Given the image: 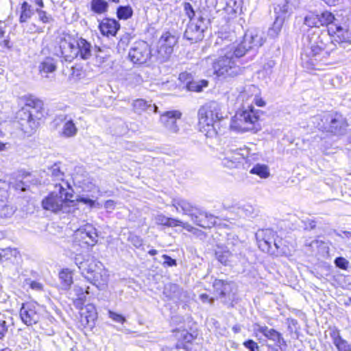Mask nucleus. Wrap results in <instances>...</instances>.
I'll use <instances>...</instances> for the list:
<instances>
[{"instance_id": "nucleus-48", "label": "nucleus", "mask_w": 351, "mask_h": 351, "mask_svg": "<svg viewBox=\"0 0 351 351\" xmlns=\"http://www.w3.org/2000/svg\"><path fill=\"white\" fill-rule=\"evenodd\" d=\"M335 265L342 269H346L348 267L349 262L343 257H338L335 260Z\"/></svg>"}, {"instance_id": "nucleus-24", "label": "nucleus", "mask_w": 351, "mask_h": 351, "mask_svg": "<svg viewBox=\"0 0 351 351\" xmlns=\"http://www.w3.org/2000/svg\"><path fill=\"white\" fill-rule=\"evenodd\" d=\"M237 112L241 116V119L245 123V125L248 126L249 131L256 129V124L258 122V117L252 106H249L247 109L238 111Z\"/></svg>"}, {"instance_id": "nucleus-9", "label": "nucleus", "mask_w": 351, "mask_h": 351, "mask_svg": "<svg viewBox=\"0 0 351 351\" xmlns=\"http://www.w3.org/2000/svg\"><path fill=\"white\" fill-rule=\"evenodd\" d=\"M327 35L320 34L319 30H315L307 36V45L306 48V56H315L325 48L326 44L324 40Z\"/></svg>"}, {"instance_id": "nucleus-53", "label": "nucleus", "mask_w": 351, "mask_h": 351, "mask_svg": "<svg viewBox=\"0 0 351 351\" xmlns=\"http://www.w3.org/2000/svg\"><path fill=\"white\" fill-rule=\"evenodd\" d=\"M243 346L245 348H247V349H249L250 351H256V350H258V349H259V346L257 344V343H256L254 341L251 340V339L245 341L243 343Z\"/></svg>"}, {"instance_id": "nucleus-30", "label": "nucleus", "mask_w": 351, "mask_h": 351, "mask_svg": "<svg viewBox=\"0 0 351 351\" xmlns=\"http://www.w3.org/2000/svg\"><path fill=\"white\" fill-rule=\"evenodd\" d=\"M103 265L101 262L97 261V260L91 258L85 261V265L84 266L82 272H86L88 274V276H92L93 274H95L97 271L100 269V267H102Z\"/></svg>"}, {"instance_id": "nucleus-36", "label": "nucleus", "mask_w": 351, "mask_h": 351, "mask_svg": "<svg viewBox=\"0 0 351 351\" xmlns=\"http://www.w3.org/2000/svg\"><path fill=\"white\" fill-rule=\"evenodd\" d=\"M91 10L97 14H103L108 10V4L105 0H92Z\"/></svg>"}, {"instance_id": "nucleus-25", "label": "nucleus", "mask_w": 351, "mask_h": 351, "mask_svg": "<svg viewBox=\"0 0 351 351\" xmlns=\"http://www.w3.org/2000/svg\"><path fill=\"white\" fill-rule=\"evenodd\" d=\"M330 337L338 351H351V345L342 338L337 328L330 329Z\"/></svg>"}, {"instance_id": "nucleus-16", "label": "nucleus", "mask_w": 351, "mask_h": 351, "mask_svg": "<svg viewBox=\"0 0 351 351\" xmlns=\"http://www.w3.org/2000/svg\"><path fill=\"white\" fill-rule=\"evenodd\" d=\"M75 237L82 240L88 245H94L97 241L96 230L91 225L87 224L83 228H80L75 232Z\"/></svg>"}, {"instance_id": "nucleus-51", "label": "nucleus", "mask_w": 351, "mask_h": 351, "mask_svg": "<svg viewBox=\"0 0 351 351\" xmlns=\"http://www.w3.org/2000/svg\"><path fill=\"white\" fill-rule=\"evenodd\" d=\"M77 202H82L84 204H87L90 207H94V206L100 207L99 203H96L94 200H93L88 197H80L77 199Z\"/></svg>"}, {"instance_id": "nucleus-22", "label": "nucleus", "mask_w": 351, "mask_h": 351, "mask_svg": "<svg viewBox=\"0 0 351 351\" xmlns=\"http://www.w3.org/2000/svg\"><path fill=\"white\" fill-rule=\"evenodd\" d=\"M63 125L60 135L64 138H72L76 136L78 129L69 114L64 115L62 119Z\"/></svg>"}, {"instance_id": "nucleus-45", "label": "nucleus", "mask_w": 351, "mask_h": 351, "mask_svg": "<svg viewBox=\"0 0 351 351\" xmlns=\"http://www.w3.org/2000/svg\"><path fill=\"white\" fill-rule=\"evenodd\" d=\"M132 15V10L130 6H121L117 10V16L120 19H128Z\"/></svg>"}, {"instance_id": "nucleus-15", "label": "nucleus", "mask_w": 351, "mask_h": 351, "mask_svg": "<svg viewBox=\"0 0 351 351\" xmlns=\"http://www.w3.org/2000/svg\"><path fill=\"white\" fill-rule=\"evenodd\" d=\"M258 246L263 250L265 252H270L272 248V245L275 246L276 249L280 247V241H277L274 239V233L271 230H265L259 232L258 234Z\"/></svg>"}, {"instance_id": "nucleus-18", "label": "nucleus", "mask_w": 351, "mask_h": 351, "mask_svg": "<svg viewBox=\"0 0 351 351\" xmlns=\"http://www.w3.org/2000/svg\"><path fill=\"white\" fill-rule=\"evenodd\" d=\"M244 152H247L246 149H239L226 151L222 159L223 165L229 168L236 167L237 163H240L245 158Z\"/></svg>"}, {"instance_id": "nucleus-54", "label": "nucleus", "mask_w": 351, "mask_h": 351, "mask_svg": "<svg viewBox=\"0 0 351 351\" xmlns=\"http://www.w3.org/2000/svg\"><path fill=\"white\" fill-rule=\"evenodd\" d=\"M184 10L189 18L190 19V21L196 20L195 19L193 18L195 16V12L189 3H184Z\"/></svg>"}, {"instance_id": "nucleus-63", "label": "nucleus", "mask_w": 351, "mask_h": 351, "mask_svg": "<svg viewBox=\"0 0 351 351\" xmlns=\"http://www.w3.org/2000/svg\"><path fill=\"white\" fill-rule=\"evenodd\" d=\"M199 299L202 300V302L206 303L208 302L210 304H213L214 299L213 298H210L208 295L206 293H202L199 295Z\"/></svg>"}, {"instance_id": "nucleus-21", "label": "nucleus", "mask_w": 351, "mask_h": 351, "mask_svg": "<svg viewBox=\"0 0 351 351\" xmlns=\"http://www.w3.org/2000/svg\"><path fill=\"white\" fill-rule=\"evenodd\" d=\"M77 307L81 309L80 319L82 324L84 326H93L95 320L97 319V312L95 306L92 304H88L84 308H82L81 305Z\"/></svg>"}, {"instance_id": "nucleus-4", "label": "nucleus", "mask_w": 351, "mask_h": 351, "mask_svg": "<svg viewBox=\"0 0 351 351\" xmlns=\"http://www.w3.org/2000/svg\"><path fill=\"white\" fill-rule=\"evenodd\" d=\"M235 43L226 45L221 50L220 57L215 62L210 58L205 59L206 64H213V72L217 76H234L239 72V68L236 64L235 60L239 57H235Z\"/></svg>"}, {"instance_id": "nucleus-1", "label": "nucleus", "mask_w": 351, "mask_h": 351, "mask_svg": "<svg viewBox=\"0 0 351 351\" xmlns=\"http://www.w3.org/2000/svg\"><path fill=\"white\" fill-rule=\"evenodd\" d=\"M198 118L199 132L208 138L215 137L219 132L221 121L223 119L221 104L216 101L206 104L199 108Z\"/></svg>"}, {"instance_id": "nucleus-50", "label": "nucleus", "mask_w": 351, "mask_h": 351, "mask_svg": "<svg viewBox=\"0 0 351 351\" xmlns=\"http://www.w3.org/2000/svg\"><path fill=\"white\" fill-rule=\"evenodd\" d=\"M267 328V326H261L258 323H255L252 325V330L256 337H258V333H262L264 335L266 330Z\"/></svg>"}, {"instance_id": "nucleus-32", "label": "nucleus", "mask_w": 351, "mask_h": 351, "mask_svg": "<svg viewBox=\"0 0 351 351\" xmlns=\"http://www.w3.org/2000/svg\"><path fill=\"white\" fill-rule=\"evenodd\" d=\"M51 175L54 180L61 181L59 184H62L65 188L70 189V184L67 181L64 180V173L60 170V167L58 164H54L49 169Z\"/></svg>"}, {"instance_id": "nucleus-60", "label": "nucleus", "mask_w": 351, "mask_h": 351, "mask_svg": "<svg viewBox=\"0 0 351 351\" xmlns=\"http://www.w3.org/2000/svg\"><path fill=\"white\" fill-rule=\"evenodd\" d=\"M116 203L114 200H107L104 204V208L108 211L111 212L115 208Z\"/></svg>"}, {"instance_id": "nucleus-40", "label": "nucleus", "mask_w": 351, "mask_h": 351, "mask_svg": "<svg viewBox=\"0 0 351 351\" xmlns=\"http://www.w3.org/2000/svg\"><path fill=\"white\" fill-rule=\"evenodd\" d=\"M283 24V19L277 17L271 28L268 30V35L270 37L275 38L276 37L281 31L282 27Z\"/></svg>"}, {"instance_id": "nucleus-11", "label": "nucleus", "mask_w": 351, "mask_h": 351, "mask_svg": "<svg viewBox=\"0 0 351 351\" xmlns=\"http://www.w3.org/2000/svg\"><path fill=\"white\" fill-rule=\"evenodd\" d=\"M59 49L65 60L71 62L76 58V39L71 35H64L60 38Z\"/></svg>"}, {"instance_id": "nucleus-39", "label": "nucleus", "mask_w": 351, "mask_h": 351, "mask_svg": "<svg viewBox=\"0 0 351 351\" xmlns=\"http://www.w3.org/2000/svg\"><path fill=\"white\" fill-rule=\"evenodd\" d=\"M318 17L320 21V25H327L328 28L331 24H337L334 22L335 17L333 14L330 12L325 11L318 14Z\"/></svg>"}, {"instance_id": "nucleus-6", "label": "nucleus", "mask_w": 351, "mask_h": 351, "mask_svg": "<svg viewBox=\"0 0 351 351\" xmlns=\"http://www.w3.org/2000/svg\"><path fill=\"white\" fill-rule=\"evenodd\" d=\"M265 41L264 32L261 29H252L247 32L243 40L235 44V57H242L250 49L261 47Z\"/></svg>"}, {"instance_id": "nucleus-12", "label": "nucleus", "mask_w": 351, "mask_h": 351, "mask_svg": "<svg viewBox=\"0 0 351 351\" xmlns=\"http://www.w3.org/2000/svg\"><path fill=\"white\" fill-rule=\"evenodd\" d=\"M204 21L202 17L197 20H191L185 30L184 37L194 43L201 40L204 37Z\"/></svg>"}, {"instance_id": "nucleus-49", "label": "nucleus", "mask_w": 351, "mask_h": 351, "mask_svg": "<svg viewBox=\"0 0 351 351\" xmlns=\"http://www.w3.org/2000/svg\"><path fill=\"white\" fill-rule=\"evenodd\" d=\"M109 317H110L113 321L119 323H124L125 322V317H123L121 315L114 313L113 311H108Z\"/></svg>"}, {"instance_id": "nucleus-23", "label": "nucleus", "mask_w": 351, "mask_h": 351, "mask_svg": "<svg viewBox=\"0 0 351 351\" xmlns=\"http://www.w3.org/2000/svg\"><path fill=\"white\" fill-rule=\"evenodd\" d=\"M132 106L133 111L138 114H141L145 112L147 113H150L151 112L156 113L158 112V107L155 104L143 99L134 100L132 103Z\"/></svg>"}, {"instance_id": "nucleus-19", "label": "nucleus", "mask_w": 351, "mask_h": 351, "mask_svg": "<svg viewBox=\"0 0 351 351\" xmlns=\"http://www.w3.org/2000/svg\"><path fill=\"white\" fill-rule=\"evenodd\" d=\"M108 271L104 267H100L98 271L93 274L92 276H87L88 280L96 286L99 290H104L108 287L109 280Z\"/></svg>"}, {"instance_id": "nucleus-17", "label": "nucleus", "mask_w": 351, "mask_h": 351, "mask_svg": "<svg viewBox=\"0 0 351 351\" xmlns=\"http://www.w3.org/2000/svg\"><path fill=\"white\" fill-rule=\"evenodd\" d=\"M195 215L191 217V220L197 226L204 228H209L216 223L215 217L197 208Z\"/></svg>"}, {"instance_id": "nucleus-62", "label": "nucleus", "mask_w": 351, "mask_h": 351, "mask_svg": "<svg viewBox=\"0 0 351 351\" xmlns=\"http://www.w3.org/2000/svg\"><path fill=\"white\" fill-rule=\"evenodd\" d=\"M16 253V251L15 250H12V249L8 248L5 250H2L0 252V261H2L3 258H8L6 256L8 255L9 253Z\"/></svg>"}, {"instance_id": "nucleus-31", "label": "nucleus", "mask_w": 351, "mask_h": 351, "mask_svg": "<svg viewBox=\"0 0 351 351\" xmlns=\"http://www.w3.org/2000/svg\"><path fill=\"white\" fill-rule=\"evenodd\" d=\"M230 129L237 132H245L249 131V128L241 119V116L237 112L232 117L230 125Z\"/></svg>"}, {"instance_id": "nucleus-42", "label": "nucleus", "mask_w": 351, "mask_h": 351, "mask_svg": "<svg viewBox=\"0 0 351 351\" xmlns=\"http://www.w3.org/2000/svg\"><path fill=\"white\" fill-rule=\"evenodd\" d=\"M88 289V287L87 288ZM73 291L75 295L78 297V298L75 301V305L76 306H80V305H82L84 302V298H85V293H88V289H86L85 292L84 291V288L75 285L73 289Z\"/></svg>"}, {"instance_id": "nucleus-55", "label": "nucleus", "mask_w": 351, "mask_h": 351, "mask_svg": "<svg viewBox=\"0 0 351 351\" xmlns=\"http://www.w3.org/2000/svg\"><path fill=\"white\" fill-rule=\"evenodd\" d=\"M168 218L167 217L165 216L164 215H162V214H160V215H157L156 217H155V221H156V223L158 224V225H162V226H165L167 225V223L168 221Z\"/></svg>"}, {"instance_id": "nucleus-38", "label": "nucleus", "mask_w": 351, "mask_h": 351, "mask_svg": "<svg viewBox=\"0 0 351 351\" xmlns=\"http://www.w3.org/2000/svg\"><path fill=\"white\" fill-rule=\"evenodd\" d=\"M250 173L257 175L261 178H267L269 176V171L268 167L265 165L258 164L255 165L250 170Z\"/></svg>"}, {"instance_id": "nucleus-46", "label": "nucleus", "mask_w": 351, "mask_h": 351, "mask_svg": "<svg viewBox=\"0 0 351 351\" xmlns=\"http://www.w3.org/2000/svg\"><path fill=\"white\" fill-rule=\"evenodd\" d=\"M32 16V11L29 9V6L27 2H24L21 6V14L20 16V22L24 23L27 21Z\"/></svg>"}, {"instance_id": "nucleus-2", "label": "nucleus", "mask_w": 351, "mask_h": 351, "mask_svg": "<svg viewBox=\"0 0 351 351\" xmlns=\"http://www.w3.org/2000/svg\"><path fill=\"white\" fill-rule=\"evenodd\" d=\"M68 190L62 184H55V190L43 199V208L55 213H74L77 203L71 199L73 194Z\"/></svg>"}, {"instance_id": "nucleus-20", "label": "nucleus", "mask_w": 351, "mask_h": 351, "mask_svg": "<svg viewBox=\"0 0 351 351\" xmlns=\"http://www.w3.org/2000/svg\"><path fill=\"white\" fill-rule=\"evenodd\" d=\"M171 206L176 208L178 213H182L183 215H188L190 217L195 215V211L197 208L187 200L180 197L173 198Z\"/></svg>"}, {"instance_id": "nucleus-64", "label": "nucleus", "mask_w": 351, "mask_h": 351, "mask_svg": "<svg viewBox=\"0 0 351 351\" xmlns=\"http://www.w3.org/2000/svg\"><path fill=\"white\" fill-rule=\"evenodd\" d=\"M184 229L186 230L187 231L189 232H193V230H195V228H193L191 224H189V223L187 222H182L181 221V226Z\"/></svg>"}, {"instance_id": "nucleus-33", "label": "nucleus", "mask_w": 351, "mask_h": 351, "mask_svg": "<svg viewBox=\"0 0 351 351\" xmlns=\"http://www.w3.org/2000/svg\"><path fill=\"white\" fill-rule=\"evenodd\" d=\"M259 93L258 88L254 85H249L245 87L243 91H242L239 97L242 101H250L253 100L254 96H257Z\"/></svg>"}, {"instance_id": "nucleus-41", "label": "nucleus", "mask_w": 351, "mask_h": 351, "mask_svg": "<svg viewBox=\"0 0 351 351\" xmlns=\"http://www.w3.org/2000/svg\"><path fill=\"white\" fill-rule=\"evenodd\" d=\"M3 313L0 312V339L3 338L8 330V322L11 317L8 315V312Z\"/></svg>"}, {"instance_id": "nucleus-3", "label": "nucleus", "mask_w": 351, "mask_h": 351, "mask_svg": "<svg viewBox=\"0 0 351 351\" xmlns=\"http://www.w3.org/2000/svg\"><path fill=\"white\" fill-rule=\"evenodd\" d=\"M43 102L33 97L25 99V105L18 112L22 130L27 134H33L38 126L42 117Z\"/></svg>"}, {"instance_id": "nucleus-10", "label": "nucleus", "mask_w": 351, "mask_h": 351, "mask_svg": "<svg viewBox=\"0 0 351 351\" xmlns=\"http://www.w3.org/2000/svg\"><path fill=\"white\" fill-rule=\"evenodd\" d=\"M332 43L339 44L343 48L351 45V32L337 24H331L328 29Z\"/></svg>"}, {"instance_id": "nucleus-29", "label": "nucleus", "mask_w": 351, "mask_h": 351, "mask_svg": "<svg viewBox=\"0 0 351 351\" xmlns=\"http://www.w3.org/2000/svg\"><path fill=\"white\" fill-rule=\"evenodd\" d=\"M263 335L267 339L274 342V343L277 346L280 347L282 345H286L285 341L284 340L282 335L274 328H269L267 327Z\"/></svg>"}, {"instance_id": "nucleus-59", "label": "nucleus", "mask_w": 351, "mask_h": 351, "mask_svg": "<svg viewBox=\"0 0 351 351\" xmlns=\"http://www.w3.org/2000/svg\"><path fill=\"white\" fill-rule=\"evenodd\" d=\"M39 19L43 22V23H48L49 21V17L47 15L46 12L45 11H43L41 10H36Z\"/></svg>"}, {"instance_id": "nucleus-43", "label": "nucleus", "mask_w": 351, "mask_h": 351, "mask_svg": "<svg viewBox=\"0 0 351 351\" xmlns=\"http://www.w3.org/2000/svg\"><path fill=\"white\" fill-rule=\"evenodd\" d=\"M218 261L223 265H226L231 256V252L228 250L220 249L216 252Z\"/></svg>"}, {"instance_id": "nucleus-58", "label": "nucleus", "mask_w": 351, "mask_h": 351, "mask_svg": "<svg viewBox=\"0 0 351 351\" xmlns=\"http://www.w3.org/2000/svg\"><path fill=\"white\" fill-rule=\"evenodd\" d=\"M181 226V221L177 219L173 218H168V221L167 223L166 226L168 227H176Z\"/></svg>"}, {"instance_id": "nucleus-37", "label": "nucleus", "mask_w": 351, "mask_h": 351, "mask_svg": "<svg viewBox=\"0 0 351 351\" xmlns=\"http://www.w3.org/2000/svg\"><path fill=\"white\" fill-rule=\"evenodd\" d=\"M213 287L220 296H225L229 291L230 285L222 280L216 279L213 282Z\"/></svg>"}, {"instance_id": "nucleus-27", "label": "nucleus", "mask_w": 351, "mask_h": 351, "mask_svg": "<svg viewBox=\"0 0 351 351\" xmlns=\"http://www.w3.org/2000/svg\"><path fill=\"white\" fill-rule=\"evenodd\" d=\"M76 57L87 60L92 56V46L86 40L80 38L76 40Z\"/></svg>"}, {"instance_id": "nucleus-26", "label": "nucleus", "mask_w": 351, "mask_h": 351, "mask_svg": "<svg viewBox=\"0 0 351 351\" xmlns=\"http://www.w3.org/2000/svg\"><path fill=\"white\" fill-rule=\"evenodd\" d=\"M120 25L115 19H105L99 24V29L104 36H115Z\"/></svg>"}, {"instance_id": "nucleus-61", "label": "nucleus", "mask_w": 351, "mask_h": 351, "mask_svg": "<svg viewBox=\"0 0 351 351\" xmlns=\"http://www.w3.org/2000/svg\"><path fill=\"white\" fill-rule=\"evenodd\" d=\"M29 287L31 289L36 291H41L43 289V285L37 281H31L29 282Z\"/></svg>"}, {"instance_id": "nucleus-13", "label": "nucleus", "mask_w": 351, "mask_h": 351, "mask_svg": "<svg viewBox=\"0 0 351 351\" xmlns=\"http://www.w3.org/2000/svg\"><path fill=\"white\" fill-rule=\"evenodd\" d=\"M324 119L326 121H329V124L328 126L320 127L334 134H340L348 126L346 118L338 113L325 115Z\"/></svg>"}, {"instance_id": "nucleus-14", "label": "nucleus", "mask_w": 351, "mask_h": 351, "mask_svg": "<svg viewBox=\"0 0 351 351\" xmlns=\"http://www.w3.org/2000/svg\"><path fill=\"white\" fill-rule=\"evenodd\" d=\"M181 116L182 113L178 110L167 111L161 114L160 121L168 132L176 134L179 131L177 121Z\"/></svg>"}, {"instance_id": "nucleus-52", "label": "nucleus", "mask_w": 351, "mask_h": 351, "mask_svg": "<svg viewBox=\"0 0 351 351\" xmlns=\"http://www.w3.org/2000/svg\"><path fill=\"white\" fill-rule=\"evenodd\" d=\"M129 241L136 247H140L143 243V239L136 235H130L129 237Z\"/></svg>"}, {"instance_id": "nucleus-8", "label": "nucleus", "mask_w": 351, "mask_h": 351, "mask_svg": "<svg viewBox=\"0 0 351 351\" xmlns=\"http://www.w3.org/2000/svg\"><path fill=\"white\" fill-rule=\"evenodd\" d=\"M129 58L134 63H145L152 58V51L147 43L145 41L135 43L130 50Z\"/></svg>"}, {"instance_id": "nucleus-34", "label": "nucleus", "mask_w": 351, "mask_h": 351, "mask_svg": "<svg viewBox=\"0 0 351 351\" xmlns=\"http://www.w3.org/2000/svg\"><path fill=\"white\" fill-rule=\"evenodd\" d=\"M61 284L64 289H68L73 283L72 271L69 269H64L59 273Z\"/></svg>"}, {"instance_id": "nucleus-35", "label": "nucleus", "mask_w": 351, "mask_h": 351, "mask_svg": "<svg viewBox=\"0 0 351 351\" xmlns=\"http://www.w3.org/2000/svg\"><path fill=\"white\" fill-rule=\"evenodd\" d=\"M16 209L10 204L0 200V219L10 218L15 213Z\"/></svg>"}, {"instance_id": "nucleus-56", "label": "nucleus", "mask_w": 351, "mask_h": 351, "mask_svg": "<svg viewBox=\"0 0 351 351\" xmlns=\"http://www.w3.org/2000/svg\"><path fill=\"white\" fill-rule=\"evenodd\" d=\"M75 263L78 267V268L82 271L84 266L85 265V261H83V258L81 254H75L73 257Z\"/></svg>"}, {"instance_id": "nucleus-28", "label": "nucleus", "mask_w": 351, "mask_h": 351, "mask_svg": "<svg viewBox=\"0 0 351 351\" xmlns=\"http://www.w3.org/2000/svg\"><path fill=\"white\" fill-rule=\"evenodd\" d=\"M38 69L40 73L43 76L47 77L49 73H53L56 71V62L53 58H46L40 63Z\"/></svg>"}, {"instance_id": "nucleus-44", "label": "nucleus", "mask_w": 351, "mask_h": 351, "mask_svg": "<svg viewBox=\"0 0 351 351\" xmlns=\"http://www.w3.org/2000/svg\"><path fill=\"white\" fill-rule=\"evenodd\" d=\"M304 23L308 27H319L320 26V21L318 14H310L304 19Z\"/></svg>"}, {"instance_id": "nucleus-47", "label": "nucleus", "mask_w": 351, "mask_h": 351, "mask_svg": "<svg viewBox=\"0 0 351 351\" xmlns=\"http://www.w3.org/2000/svg\"><path fill=\"white\" fill-rule=\"evenodd\" d=\"M207 86L208 82L206 81H202L201 82H192L188 84L187 88L190 91L200 92L203 87H206Z\"/></svg>"}, {"instance_id": "nucleus-57", "label": "nucleus", "mask_w": 351, "mask_h": 351, "mask_svg": "<svg viewBox=\"0 0 351 351\" xmlns=\"http://www.w3.org/2000/svg\"><path fill=\"white\" fill-rule=\"evenodd\" d=\"M162 258L164 259L163 264L165 265H167V266H176V260L171 258L169 256L164 254L162 256Z\"/></svg>"}, {"instance_id": "nucleus-7", "label": "nucleus", "mask_w": 351, "mask_h": 351, "mask_svg": "<svg viewBox=\"0 0 351 351\" xmlns=\"http://www.w3.org/2000/svg\"><path fill=\"white\" fill-rule=\"evenodd\" d=\"M43 308L35 302H29L23 304L20 310V317L23 323L32 326L39 322Z\"/></svg>"}, {"instance_id": "nucleus-5", "label": "nucleus", "mask_w": 351, "mask_h": 351, "mask_svg": "<svg viewBox=\"0 0 351 351\" xmlns=\"http://www.w3.org/2000/svg\"><path fill=\"white\" fill-rule=\"evenodd\" d=\"M178 43V38L169 32L164 33L159 38L156 49L152 51V58L158 63L168 61Z\"/></svg>"}]
</instances>
